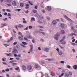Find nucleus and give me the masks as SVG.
<instances>
[{
    "mask_svg": "<svg viewBox=\"0 0 77 77\" xmlns=\"http://www.w3.org/2000/svg\"><path fill=\"white\" fill-rule=\"evenodd\" d=\"M35 68H38V69L40 68V66H39L38 64H35Z\"/></svg>",
    "mask_w": 77,
    "mask_h": 77,
    "instance_id": "obj_14",
    "label": "nucleus"
},
{
    "mask_svg": "<svg viewBox=\"0 0 77 77\" xmlns=\"http://www.w3.org/2000/svg\"><path fill=\"white\" fill-rule=\"evenodd\" d=\"M39 31H38V30H35V33H38Z\"/></svg>",
    "mask_w": 77,
    "mask_h": 77,
    "instance_id": "obj_50",
    "label": "nucleus"
},
{
    "mask_svg": "<svg viewBox=\"0 0 77 77\" xmlns=\"http://www.w3.org/2000/svg\"><path fill=\"white\" fill-rule=\"evenodd\" d=\"M65 76H66V77H69V74H68V73L67 72H66L64 74Z\"/></svg>",
    "mask_w": 77,
    "mask_h": 77,
    "instance_id": "obj_16",
    "label": "nucleus"
},
{
    "mask_svg": "<svg viewBox=\"0 0 77 77\" xmlns=\"http://www.w3.org/2000/svg\"><path fill=\"white\" fill-rule=\"evenodd\" d=\"M24 27V26L23 25L20 24L19 25V27L20 28H21V27Z\"/></svg>",
    "mask_w": 77,
    "mask_h": 77,
    "instance_id": "obj_24",
    "label": "nucleus"
},
{
    "mask_svg": "<svg viewBox=\"0 0 77 77\" xmlns=\"http://www.w3.org/2000/svg\"><path fill=\"white\" fill-rule=\"evenodd\" d=\"M8 14V13L6 12L4 14L5 15H7V14Z\"/></svg>",
    "mask_w": 77,
    "mask_h": 77,
    "instance_id": "obj_62",
    "label": "nucleus"
},
{
    "mask_svg": "<svg viewBox=\"0 0 77 77\" xmlns=\"http://www.w3.org/2000/svg\"><path fill=\"white\" fill-rule=\"evenodd\" d=\"M62 72H63V73H65V70L64 69H63L62 70Z\"/></svg>",
    "mask_w": 77,
    "mask_h": 77,
    "instance_id": "obj_46",
    "label": "nucleus"
},
{
    "mask_svg": "<svg viewBox=\"0 0 77 77\" xmlns=\"http://www.w3.org/2000/svg\"><path fill=\"white\" fill-rule=\"evenodd\" d=\"M32 12L33 13H37V11L35 10H33Z\"/></svg>",
    "mask_w": 77,
    "mask_h": 77,
    "instance_id": "obj_29",
    "label": "nucleus"
},
{
    "mask_svg": "<svg viewBox=\"0 0 77 77\" xmlns=\"http://www.w3.org/2000/svg\"><path fill=\"white\" fill-rule=\"evenodd\" d=\"M69 75H72V72H69Z\"/></svg>",
    "mask_w": 77,
    "mask_h": 77,
    "instance_id": "obj_31",
    "label": "nucleus"
},
{
    "mask_svg": "<svg viewBox=\"0 0 77 77\" xmlns=\"http://www.w3.org/2000/svg\"><path fill=\"white\" fill-rule=\"evenodd\" d=\"M59 33H57L54 36V38L56 40H58V38H59Z\"/></svg>",
    "mask_w": 77,
    "mask_h": 77,
    "instance_id": "obj_3",
    "label": "nucleus"
},
{
    "mask_svg": "<svg viewBox=\"0 0 77 77\" xmlns=\"http://www.w3.org/2000/svg\"><path fill=\"white\" fill-rule=\"evenodd\" d=\"M17 2H15V1H13L12 2V5L13 6H15L17 5Z\"/></svg>",
    "mask_w": 77,
    "mask_h": 77,
    "instance_id": "obj_13",
    "label": "nucleus"
},
{
    "mask_svg": "<svg viewBox=\"0 0 77 77\" xmlns=\"http://www.w3.org/2000/svg\"><path fill=\"white\" fill-rule=\"evenodd\" d=\"M27 68L28 69H29V70H30L32 69V67L31 66H28Z\"/></svg>",
    "mask_w": 77,
    "mask_h": 77,
    "instance_id": "obj_15",
    "label": "nucleus"
},
{
    "mask_svg": "<svg viewBox=\"0 0 77 77\" xmlns=\"http://www.w3.org/2000/svg\"><path fill=\"white\" fill-rule=\"evenodd\" d=\"M7 15L8 17H11V14L10 13H8Z\"/></svg>",
    "mask_w": 77,
    "mask_h": 77,
    "instance_id": "obj_41",
    "label": "nucleus"
},
{
    "mask_svg": "<svg viewBox=\"0 0 77 77\" xmlns=\"http://www.w3.org/2000/svg\"><path fill=\"white\" fill-rule=\"evenodd\" d=\"M63 75H64V73H63L61 75H59V77H62V76H63Z\"/></svg>",
    "mask_w": 77,
    "mask_h": 77,
    "instance_id": "obj_43",
    "label": "nucleus"
},
{
    "mask_svg": "<svg viewBox=\"0 0 77 77\" xmlns=\"http://www.w3.org/2000/svg\"><path fill=\"white\" fill-rule=\"evenodd\" d=\"M14 56L15 57H17V54H14Z\"/></svg>",
    "mask_w": 77,
    "mask_h": 77,
    "instance_id": "obj_59",
    "label": "nucleus"
},
{
    "mask_svg": "<svg viewBox=\"0 0 77 77\" xmlns=\"http://www.w3.org/2000/svg\"><path fill=\"white\" fill-rule=\"evenodd\" d=\"M14 61L12 60L9 62L10 63H14Z\"/></svg>",
    "mask_w": 77,
    "mask_h": 77,
    "instance_id": "obj_63",
    "label": "nucleus"
},
{
    "mask_svg": "<svg viewBox=\"0 0 77 77\" xmlns=\"http://www.w3.org/2000/svg\"><path fill=\"white\" fill-rule=\"evenodd\" d=\"M2 60L3 62H6V58L5 57H3L2 59Z\"/></svg>",
    "mask_w": 77,
    "mask_h": 77,
    "instance_id": "obj_20",
    "label": "nucleus"
},
{
    "mask_svg": "<svg viewBox=\"0 0 77 77\" xmlns=\"http://www.w3.org/2000/svg\"><path fill=\"white\" fill-rule=\"evenodd\" d=\"M23 23H24V24H26V23H27V22L26 20H24L23 21Z\"/></svg>",
    "mask_w": 77,
    "mask_h": 77,
    "instance_id": "obj_42",
    "label": "nucleus"
},
{
    "mask_svg": "<svg viewBox=\"0 0 77 77\" xmlns=\"http://www.w3.org/2000/svg\"><path fill=\"white\" fill-rule=\"evenodd\" d=\"M31 21H35V19L34 17H32L31 19Z\"/></svg>",
    "mask_w": 77,
    "mask_h": 77,
    "instance_id": "obj_26",
    "label": "nucleus"
},
{
    "mask_svg": "<svg viewBox=\"0 0 77 77\" xmlns=\"http://www.w3.org/2000/svg\"><path fill=\"white\" fill-rule=\"evenodd\" d=\"M58 54L60 55V56H62V51H60L58 53Z\"/></svg>",
    "mask_w": 77,
    "mask_h": 77,
    "instance_id": "obj_25",
    "label": "nucleus"
},
{
    "mask_svg": "<svg viewBox=\"0 0 77 77\" xmlns=\"http://www.w3.org/2000/svg\"><path fill=\"white\" fill-rule=\"evenodd\" d=\"M28 26H27L26 28H24V30H28Z\"/></svg>",
    "mask_w": 77,
    "mask_h": 77,
    "instance_id": "obj_33",
    "label": "nucleus"
},
{
    "mask_svg": "<svg viewBox=\"0 0 77 77\" xmlns=\"http://www.w3.org/2000/svg\"><path fill=\"white\" fill-rule=\"evenodd\" d=\"M65 38H66L65 36H64L60 41V42L63 45H65L66 44V42L64 41Z\"/></svg>",
    "mask_w": 77,
    "mask_h": 77,
    "instance_id": "obj_1",
    "label": "nucleus"
},
{
    "mask_svg": "<svg viewBox=\"0 0 77 77\" xmlns=\"http://www.w3.org/2000/svg\"><path fill=\"white\" fill-rule=\"evenodd\" d=\"M72 51L73 52V53H74V52L75 51V49H72Z\"/></svg>",
    "mask_w": 77,
    "mask_h": 77,
    "instance_id": "obj_61",
    "label": "nucleus"
},
{
    "mask_svg": "<svg viewBox=\"0 0 77 77\" xmlns=\"http://www.w3.org/2000/svg\"><path fill=\"white\" fill-rule=\"evenodd\" d=\"M7 26V23H2L1 24V27H3L4 26Z\"/></svg>",
    "mask_w": 77,
    "mask_h": 77,
    "instance_id": "obj_9",
    "label": "nucleus"
},
{
    "mask_svg": "<svg viewBox=\"0 0 77 77\" xmlns=\"http://www.w3.org/2000/svg\"><path fill=\"white\" fill-rule=\"evenodd\" d=\"M29 3L31 4V5H33V4H32V3H31V2H30V1H29L28 2Z\"/></svg>",
    "mask_w": 77,
    "mask_h": 77,
    "instance_id": "obj_56",
    "label": "nucleus"
},
{
    "mask_svg": "<svg viewBox=\"0 0 77 77\" xmlns=\"http://www.w3.org/2000/svg\"><path fill=\"white\" fill-rule=\"evenodd\" d=\"M45 75L46 77H49L48 75L47 74H45Z\"/></svg>",
    "mask_w": 77,
    "mask_h": 77,
    "instance_id": "obj_40",
    "label": "nucleus"
},
{
    "mask_svg": "<svg viewBox=\"0 0 77 77\" xmlns=\"http://www.w3.org/2000/svg\"><path fill=\"white\" fill-rule=\"evenodd\" d=\"M73 31H74V32H75V33H77V30H75V29H74L73 30Z\"/></svg>",
    "mask_w": 77,
    "mask_h": 77,
    "instance_id": "obj_52",
    "label": "nucleus"
},
{
    "mask_svg": "<svg viewBox=\"0 0 77 77\" xmlns=\"http://www.w3.org/2000/svg\"><path fill=\"white\" fill-rule=\"evenodd\" d=\"M40 41L42 42H44V39H41Z\"/></svg>",
    "mask_w": 77,
    "mask_h": 77,
    "instance_id": "obj_55",
    "label": "nucleus"
},
{
    "mask_svg": "<svg viewBox=\"0 0 77 77\" xmlns=\"http://www.w3.org/2000/svg\"><path fill=\"white\" fill-rule=\"evenodd\" d=\"M61 33L62 34H65V31L63 30H62L61 31Z\"/></svg>",
    "mask_w": 77,
    "mask_h": 77,
    "instance_id": "obj_22",
    "label": "nucleus"
},
{
    "mask_svg": "<svg viewBox=\"0 0 77 77\" xmlns=\"http://www.w3.org/2000/svg\"><path fill=\"white\" fill-rule=\"evenodd\" d=\"M11 2V0H8V3H10Z\"/></svg>",
    "mask_w": 77,
    "mask_h": 77,
    "instance_id": "obj_64",
    "label": "nucleus"
},
{
    "mask_svg": "<svg viewBox=\"0 0 77 77\" xmlns=\"http://www.w3.org/2000/svg\"><path fill=\"white\" fill-rule=\"evenodd\" d=\"M60 63H61L63 64L65 63V61H61L60 62Z\"/></svg>",
    "mask_w": 77,
    "mask_h": 77,
    "instance_id": "obj_36",
    "label": "nucleus"
},
{
    "mask_svg": "<svg viewBox=\"0 0 77 77\" xmlns=\"http://www.w3.org/2000/svg\"><path fill=\"white\" fill-rule=\"evenodd\" d=\"M18 38L20 41H22L23 40V35L19 36L18 37Z\"/></svg>",
    "mask_w": 77,
    "mask_h": 77,
    "instance_id": "obj_5",
    "label": "nucleus"
},
{
    "mask_svg": "<svg viewBox=\"0 0 77 77\" xmlns=\"http://www.w3.org/2000/svg\"><path fill=\"white\" fill-rule=\"evenodd\" d=\"M3 45L4 46H9V45H8L7 44H4Z\"/></svg>",
    "mask_w": 77,
    "mask_h": 77,
    "instance_id": "obj_45",
    "label": "nucleus"
},
{
    "mask_svg": "<svg viewBox=\"0 0 77 77\" xmlns=\"http://www.w3.org/2000/svg\"><path fill=\"white\" fill-rule=\"evenodd\" d=\"M38 23H39V24H42V22H41L40 20L38 21Z\"/></svg>",
    "mask_w": 77,
    "mask_h": 77,
    "instance_id": "obj_35",
    "label": "nucleus"
},
{
    "mask_svg": "<svg viewBox=\"0 0 77 77\" xmlns=\"http://www.w3.org/2000/svg\"><path fill=\"white\" fill-rule=\"evenodd\" d=\"M29 29H32V26H29Z\"/></svg>",
    "mask_w": 77,
    "mask_h": 77,
    "instance_id": "obj_54",
    "label": "nucleus"
},
{
    "mask_svg": "<svg viewBox=\"0 0 77 77\" xmlns=\"http://www.w3.org/2000/svg\"><path fill=\"white\" fill-rule=\"evenodd\" d=\"M47 10L49 11H50L51 10V8L50 6H47Z\"/></svg>",
    "mask_w": 77,
    "mask_h": 77,
    "instance_id": "obj_11",
    "label": "nucleus"
},
{
    "mask_svg": "<svg viewBox=\"0 0 77 77\" xmlns=\"http://www.w3.org/2000/svg\"><path fill=\"white\" fill-rule=\"evenodd\" d=\"M17 44V42H16L14 43L13 45H16V44Z\"/></svg>",
    "mask_w": 77,
    "mask_h": 77,
    "instance_id": "obj_58",
    "label": "nucleus"
},
{
    "mask_svg": "<svg viewBox=\"0 0 77 77\" xmlns=\"http://www.w3.org/2000/svg\"><path fill=\"white\" fill-rule=\"evenodd\" d=\"M64 17L65 18H66V20H68V21H70L71 22H72L71 20L69 18H68V17L66 15H65L64 16Z\"/></svg>",
    "mask_w": 77,
    "mask_h": 77,
    "instance_id": "obj_7",
    "label": "nucleus"
},
{
    "mask_svg": "<svg viewBox=\"0 0 77 77\" xmlns=\"http://www.w3.org/2000/svg\"><path fill=\"white\" fill-rule=\"evenodd\" d=\"M52 24H54V25H56L57 24V22L56 20H54L52 21Z\"/></svg>",
    "mask_w": 77,
    "mask_h": 77,
    "instance_id": "obj_10",
    "label": "nucleus"
},
{
    "mask_svg": "<svg viewBox=\"0 0 77 77\" xmlns=\"http://www.w3.org/2000/svg\"><path fill=\"white\" fill-rule=\"evenodd\" d=\"M73 67L74 69H77V65H74L73 66Z\"/></svg>",
    "mask_w": 77,
    "mask_h": 77,
    "instance_id": "obj_19",
    "label": "nucleus"
},
{
    "mask_svg": "<svg viewBox=\"0 0 77 77\" xmlns=\"http://www.w3.org/2000/svg\"><path fill=\"white\" fill-rule=\"evenodd\" d=\"M7 12H11V10L9 9H7Z\"/></svg>",
    "mask_w": 77,
    "mask_h": 77,
    "instance_id": "obj_53",
    "label": "nucleus"
},
{
    "mask_svg": "<svg viewBox=\"0 0 77 77\" xmlns=\"http://www.w3.org/2000/svg\"><path fill=\"white\" fill-rule=\"evenodd\" d=\"M72 45H73V46H75V45H75V44L74 43H72Z\"/></svg>",
    "mask_w": 77,
    "mask_h": 77,
    "instance_id": "obj_47",
    "label": "nucleus"
},
{
    "mask_svg": "<svg viewBox=\"0 0 77 77\" xmlns=\"http://www.w3.org/2000/svg\"><path fill=\"white\" fill-rule=\"evenodd\" d=\"M51 74L52 76H54L55 74L53 72H51Z\"/></svg>",
    "mask_w": 77,
    "mask_h": 77,
    "instance_id": "obj_21",
    "label": "nucleus"
},
{
    "mask_svg": "<svg viewBox=\"0 0 77 77\" xmlns=\"http://www.w3.org/2000/svg\"><path fill=\"white\" fill-rule=\"evenodd\" d=\"M42 57H47V56H46L45 55H43L42 56Z\"/></svg>",
    "mask_w": 77,
    "mask_h": 77,
    "instance_id": "obj_48",
    "label": "nucleus"
},
{
    "mask_svg": "<svg viewBox=\"0 0 77 77\" xmlns=\"http://www.w3.org/2000/svg\"><path fill=\"white\" fill-rule=\"evenodd\" d=\"M21 46L23 47V48H26L27 47L24 45H22Z\"/></svg>",
    "mask_w": 77,
    "mask_h": 77,
    "instance_id": "obj_38",
    "label": "nucleus"
},
{
    "mask_svg": "<svg viewBox=\"0 0 77 77\" xmlns=\"http://www.w3.org/2000/svg\"><path fill=\"white\" fill-rule=\"evenodd\" d=\"M64 24L63 23H60V26L61 27H62V28H63L64 27Z\"/></svg>",
    "mask_w": 77,
    "mask_h": 77,
    "instance_id": "obj_18",
    "label": "nucleus"
},
{
    "mask_svg": "<svg viewBox=\"0 0 77 77\" xmlns=\"http://www.w3.org/2000/svg\"><path fill=\"white\" fill-rule=\"evenodd\" d=\"M13 54H14L15 53H18V51L17 49H13V51H12Z\"/></svg>",
    "mask_w": 77,
    "mask_h": 77,
    "instance_id": "obj_6",
    "label": "nucleus"
},
{
    "mask_svg": "<svg viewBox=\"0 0 77 77\" xmlns=\"http://www.w3.org/2000/svg\"><path fill=\"white\" fill-rule=\"evenodd\" d=\"M67 67L68 68H69V69L71 68V66L69 65H67Z\"/></svg>",
    "mask_w": 77,
    "mask_h": 77,
    "instance_id": "obj_44",
    "label": "nucleus"
},
{
    "mask_svg": "<svg viewBox=\"0 0 77 77\" xmlns=\"http://www.w3.org/2000/svg\"><path fill=\"white\" fill-rule=\"evenodd\" d=\"M17 64H18L17 63H12L11 64V65H13V66H14V65H17Z\"/></svg>",
    "mask_w": 77,
    "mask_h": 77,
    "instance_id": "obj_23",
    "label": "nucleus"
},
{
    "mask_svg": "<svg viewBox=\"0 0 77 77\" xmlns=\"http://www.w3.org/2000/svg\"><path fill=\"white\" fill-rule=\"evenodd\" d=\"M33 45H30V49L29 50L30 52H32L33 51Z\"/></svg>",
    "mask_w": 77,
    "mask_h": 77,
    "instance_id": "obj_8",
    "label": "nucleus"
},
{
    "mask_svg": "<svg viewBox=\"0 0 77 77\" xmlns=\"http://www.w3.org/2000/svg\"><path fill=\"white\" fill-rule=\"evenodd\" d=\"M35 15L36 16H37L38 17V18L39 20H42V19H44V17L43 16H42V15H39L38 14H35Z\"/></svg>",
    "mask_w": 77,
    "mask_h": 77,
    "instance_id": "obj_2",
    "label": "nucleus"
},
{
    "mask_svg": "<svg viewBox=\"0 0 77 77\" xmlns=\"http://www.w3.org/2000/svg\"><path fill=\"white\" fill-rule=\"evenodd\" d=\"M26 33L27 34V35H26V38H32V36H31V35H30V33L29 32L26 31Z\"/></svg>",
    "mask_w": 77,
    "mask_h": 77,
    "instance_id": "obj_4",
    "label": "nucleus"
},
{
    "mask_svg": "<svg viewBox=\"0 0 77 77\" xmlns=\"http://www.w3.org/2000/svg\"><path fill=\"white\" fill-rule=\"evenodd\" d=\"M22 69L23 70H26V66L23 65L22 66Z\"/></svg>",
    "mask_w": 77,
    "mask_h": 77,
    "instance_id": "obj_17",
    "label": "nucleus"
},
{
    "mask_svg": "<svg viewBox=\"0 0 77 77\" xmlns=\"http://www.w3.org/2000/svg\"><path fill=\"white\" fill-rule=\"evenodd\" d=\"M46 18L47 20H48L49 21H50V17H49V16H47Z\"/></svg>",
    "mask_w": 77,
    "mask_h": 77,
    "instance_id": "obj_27",
    "label": "nucleus"
},
{
    "mask_svg": "<svg viewBox=\"0 0 77 77\" xmlns=\"http://www.w3.org/2000/svg\"><path fill=\"white\" fill-rule=\"evenodd\" d=\"M16 70H18L19 69V67H17L15 69Z\"/></svg>",
    "mask_w": 77,
    "mask_h": 77,
    "instance_id": "obj_60",
    "label": "nucleus"
},
{
    "mask_svg": "<svg viewBox=\"0 0 77 77\" xmlns=\"http://www.w3.org/2000/svg\"><path fill=\"white\" fill-rule=\"evenodd\" d=\"M38 50H39V51H41V47H39L38 48Z\"/></svg>",
    "mask_w": 77,
    "mask_h": 77,
    "instance_id": "obj_51",
    "label": "nucleus"
},
{
    "mask_svg": "<svg viewBox=\"0 0 77 77\" xmlns=\"http://www.w3.org/2000/svg\"><path fill=\"white\" fill-rule=\"evenodd\" d=\"M20 6L21 7H23L24 6V4L22 3H20Z\"/></svg>",
    "mask_w": 77,
    "mask_h": 77,
    "instance_id": "obj_28",
    "label": "nucleus"
},
{
    "mask_svg": "<svg viewBox=\"0 0 77 77\" xmlns=\"http://www.w3.org/2000/svg\"><path fill=\"white\" fill-rule=\"evenodd\" d=\"M18 33V34H19V35H21V36H22V35H23L22 34V33L20 32H19Z\"/></svg>",
    "mask_w": 77,
    "mask_h": 77,
    "instance_id": "obj_37",
    "label": "nucleus"
},
{
    "mask_svg": "<svg viewBox=\"0 0 77 77\" xmlns=\"http://www.w3.org/2000/svg\"><path fill=\"white\" fill-rule=\"evenodd\" d=\"M38 27H39V28H42V29H44V27L41 26H39Z\"/></svg>",
    "mask_w": 77,
    "mask_h": 77,
    "instance_id": "obj_32",
    "label": "nucleus"
},
{
    "mask_svg": "<svg viewBox=\"0 0 77 77\" xmlns=\"http://www.w3.org/2000/svg\"><path fill=\"white\" fill-rule=\"evenodd\" d=\"M22 44H24V45H27V43H26L25 42H23Z\"/></svg>",
    "mask_w": 77,
    "mask_h": 77,
    "instance_id": "obj_30",
    "label": "nucleus"
},
{
    "mask_svg": "<svg viewBox=\"0 0 77 77\" xmlns=\"http://www.w3.org/2000/svg\"><path fill=\"white\" fill-rule=\"evenodd\" d=\"M42 12L43 13H45V10H42Z\"/></svg>",
    "mask_w": 77,
    "mask_h": 77,
    "instance_id": "obj_57",
    "label": "nucleus"
},
{
    "mask_svg": "<svg viewBox=\"0 0 77 77\" xmlns=\"http://www.w3.org/2000/svg\"><path fill=\"white\" fill-rule=\"evenodd\" d=\"M6 71L8 72L9 71V69H5Z\"/></svg>",
    "mask_w": 77,
    "mask_h": 77,
    "instance_id": "obj_49",
    "label": "nucleus"
},
{
    "mask_svg": "<svg viewBox=\"0 0 77 77\" xmlns=\"http://www.w3.org/2000/svg\"><path fill=\"white\" fill-rule=\"evenodd\" d=\"M44 50L46 52H48V51H49V48H44Z\"/></svg>",
    "mask_w": 77,
    "mask_h": 77,
    "instance_id": "obj_12",
    "label": "nucleus"
},
{
    "mask_svg": "<svg viewBox=\"0 0 77 77\" xmlns=\"http://www.w3.org/2000/svg\"><path fill=\"white\" fill-rule=\"evenodd\" d=\"M56 50H57V51L58 52H59V51H60V50H59V48H57L56 49Z\"/></svg>",
    "mask_w": 77,
    "mask_h": 77,
    "instance_id": "obj_39",
    "label": "nucleus"
},
{
    "mask_svg": "<svg viewBox=\"0 0 77 77\" xmlns=\"http://www.w3.org/2000/svg\"><path fill=\"white\" fill-rule=\"evenodd\" d=\"M47 60H48V61H49V62H51V61H52V59L50 58L47 59Z\"/></svg>",
    "mask_w": 77,
    "mask_h": 77,
    "instance_id": "obj_34",
    "label": "nucleus"
}]
</instances>
